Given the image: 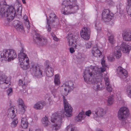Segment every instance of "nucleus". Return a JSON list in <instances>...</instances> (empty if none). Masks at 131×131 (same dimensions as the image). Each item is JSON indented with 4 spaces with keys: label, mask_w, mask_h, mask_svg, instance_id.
I'll return each mask as SVG.
<instances>
[{
    "label": "nucleus",
    "mask_w": 131,
    "mask_h": 131,
    "mask_svg": "<svg viewBox=\"0 0 131 131\" xmlns=\"http://www.w3.org/2000/svg\"><path fill=\"white\" fill-rule=\"evenodd\" d=\"M105 57H103L102 59L101 63L102 67L99 68L97 66H91L89 69H86L84 72L83 77L86 83L89 84H95L94 89L98 91L103 89L102 84L97 83L101 81L103 78V73L106 70L107 66L105 62Z\"/></svg>",
    "instance_id": "f257e3e1"
},
{
    "label": "nucleus",
    "mask_w": 131,
    "mask_h": 131,
    "mask_svg": "<svg viewBox=\"0 0 131 131\" xmlns=\"http://www.w3.org/2000/svg\"><path fill=\"white\" fill-rule=\"evenodd\" d=\"M64 113L63 112L55 113L51 117V121L53 123L52 126L56 130L59 129L61 127L64 115L67 117H70L72 115V108L68 102L65 97L63 96Z\"/></svg>",
    "instance_id": "f03ea898"
},
{
    "label": "nucleus",
    "mask_w": 131,
    "mask_h": 131,
    "mask_svg": "<svg viewBox=\"0 0 131 131\" xmlns=\"http://www.w3.org/2000/svg\"><path fill=\"white\" fill-rule=\"evenodd\" d=\"M16 1L17 2L13 6L6 5L5 2H0V15L2 17H6L8 22L13 19L16 12L21 8L19 0Z\"/></svg>",
    "instance_id": "7ed1b4c3"
},
{
    "label": "nucleus",
    "mask_w": 131,
    "mask_h": 131,
    "mask_svg": "<svg viewBox=\"0 0 131 131\" xmlns=\"http://www.w3.org/2000/svg\"><path fill=\"white\" fill-rule=\"evenodd\" d=\"M76 0H64L61 4V11L64 15L74 13L79 9Z\"/></svg>",
    "instance_id": "20e7f679"
},
{
    "label": "nucleus",
    "mask_w": 131,
    "mask_h": 131,
    "mask_svg": "<svg viewBox=\"0 0 131 131\" xmlns=\"http://www.w3.org/2000/svg\"><path fill=\"white\" fill-rule=\"evenodd\" d=\"M0 55L3 59L8 61L14 60L17 57L16 51L10 49H5L0 51Z\"/></svg>",
    "instance_id": "39448f33"
},
{
    "label": "nucleus",
    "mask_w": 131,
    "mask_h": 131,
    "mask_svg": "<svg viewBox=\"0 0 131 131\" xmlns=\"http://www.w3.org/2000/svg\"><path fill=\"white\" fill-rule=\"evenodd\" d=\"M78 38V35L75 33H69L67 37L68 44L69 46L71 47L69 48L71 53H74L75 52V49L77 48L78 45L77 41Z\"/></svg>",
    "instance_id": "423d86ee"
},
{
    "label": "nucleus",
    "mask_w": 131,
    "mask_h": 131,
    "mask_svg": "<svg viewBox=\"0 0 131 131\" xmlns=\"http://www.w3.org/2000/svg\"><path fill=\"white\" fill-rule=\"evenodd\" d=\"M129 111L126 107H122L119 109L118 114L119 119L122 121V124L124 125L128 124L127 118L129 114Z\"/></svg>",
    "instance_id": "0eeeda50"
},
{
    "label": "nucleus",
    "mask_w": 131,
    "mask_h": 131,
    "mask_svg": "<svg viewBox=\"0 0 131 131\" xmlns=\"http://www.w3.org/2000/svg\"><path fill=\"white\" fill-rule=\"evenodd\" d=\"M18 59L21 67L25 70H26L30 67L29 59L23 51L18 54Z\"/></svg>",
    "instance_id": "6e6552de"
},
{
    "label": "nucleus",
    "mask_w": 131,
    "mask_h": 131,
    "mask_svg": "<svg viewBox=\"0 0 131 131\" xmlns=\"http://www.w3.org/2000/svg\"><path fill=\"white\" fill-rule=\"evenodd\" d=\"M30 71L32 75L37 78H41L45 74L44 69L41 67L37 64H34L32 66Z\"/></svg>",
    "instance_id": "1a4fd4ad"
},
{
    "label": "nucleus",
    "mask_w": 131,
    "mask_h": 131,
    "mask_svg": "<svg viewBox=\"0 0 131 131\" xmlns=\"http://www.w3.org/2000/svg\"><path fill=\"white\" fill-rule=\"evenodd\" d=\"M16 109L14 107L12 106L8 108L7 111L8 116L13 119L11 123L10 126L12 128L15 127L18 123V118L16 117V114L15 113Z\"/></svg>",
    "instance_id": "9d476101"
},
{
    "label": "nucleus",
    "mask_w": 131,
    "mask_h": 131,
    "mask_svg": "<svg viewBox=\"0 0 131 131\" xmlns=\"http://www.w3.org/2000/svg\"><path fill=\"white\" fill-rule=\"evenodd\" d=\"M49 19L47 18V24L46 25V28L48 32H50L51 30L50 25H52L55 23L56 21L58 19L56 18V15L53 13L50 14L49 15Z\"/></svg>",
    "instance_id": "9b49d317"
},
{
    "label": "nucleus",
    "mask_w": 131,
    "mask_h": 131,
    "mask_svg": "<svg viewBox=\"0 0 131 131\" xmlns=\"http://www.w3.org/2000/svg\"><path fill=\"white\" fill-rule=\"evenodd\" d=\"M92 113L94 119L98 121H99L100 118L103 116L105 114L103 109L100 107L95 109L93 111Z\"/></svg>",
    "instance_id": "f8f14e48"
},
{
    "label": "nucleus",
    "mask_w": 131,
    "mask_h": 131,
    "mask_svg": "<svg viewBox=\"0 0 131 131\" xmlns=\"http://www.w3.org/2000/svg\"><path fill=\"white\" fill-rule=\"evenodd\" d=\"M64 86V85H63ZM64 90L62 94L64 95H67L69 92L74 88L73 82L71 81H69L65 82L64 84Z\"/></svg>",
    "instance_id": "ddd939ff"
},
{
    "label": "nucleus",
    "mask_w": 131,
    "mask_h": 131,
    "mask_svg": "<svg viewBox=\"0 0 131 131\" xmlns=\"http://www.w3.org/2000/svg\"><path fill=\"white\" fill-rule=\"evenodd\" d=\"M112 14L110 12L108 9H104L102 14V18L105 22L108 21L113 18Z\"/></svg>",
    "instance_id": "4468645a"
},
{
    "label": "nucleus",
    "mask_w": 131,
    "mask_h": 131,
    "mask_svg": "<svg viewBox=\"0 0 131 131\" xmlns=\"http://www.w3.org/2000/svg\"><path fill=\"white\" fill-rule=\"evenodd\" d=\"M1 83H2V88L6 89L9 87L10 85V79L5 75L1 76L0 78Z\"/></svg>",
    "instance_id": "2eb2a0df"
},
{
    "label": "nucleus",
    "mask_w": 131,
    "mask_h": 131,
    "mask_svg": "<svg viewBox=\"0 0 131 131\" xmlns=\"http://www.w3.org/2000/svg\"><path fill=\"white\" fill-rule=\"evenodd\" d=\"M80 34L81 37L85 40H88L90 38V31L87 28H83Z\"/></svg>",
    "instance_id": "dca6fc26"
},
{
    "label": "nucleus",
    "mask_w": 131,
    "mask_h": 131,
    "mask_svg": "<svg viewBox=\"0 0 131 131\" xmlns=\"http://www.w3.org/2000/svg\"><path fill=\"white\" fill-rule=\"evenodd\" d=\"M117 71L120 77L124 78L127 77L128 75L126 71L121 67H118L117 69Z\"/></svg>",
    "instance_id": "f3484780"
},
{
    "label": "nucleus",
    "mask_w": 131,
    "mask_h": 131,
    "mask_svg": "<svg viewBox=\"0 0 131 131\" xmlns=\"http://www.w3.org/2000/svg\"><path fill=\"white\" fill-rule=\"evenodd\" d=\"M101 47L97 45L96 47H94L92 48L91 52L93 56L95 57H100L102 54V53L99 50Z\"/></svg>",
    "instance_id": "a211bd4d"
},
{
    "label": "nucleus",
    "mask_w": 131,
    "mask_h": 131,
    "mask_svg": "<svg viewBox=\"0 0 131 131\" xmlns=\"http://www.w3.org/2000/svg\"><path fill=\"white\" fill-rule=\"evenodd\" d=\"M104 79L107 90L109 92H112L113 88L111 85L110 84L108 75L107 74L104 75Z\"/></svg>",
    "instance_id": "6ab92c4d"
},
{
    "label": "nucleus",
    "mask_w": 131,
    "mask_h": 131,
    "mask_svg": "<svg viewBox=\"0 0 131 131\" xmlns=\"http://www.w3.org/2000/svg\"><path fill=\"white\" fill-rule=\"evenodd\" d=\"M120 48L123 52L127 53L129 52L131 46L125 42H123L121 45Z\"/></svg>",
    "instance_id": "aec40b11"
},
{
    "label": "nucleus",
    "mask_w": 131,
    "mask_h": 131,
    "mask_svg": "<svg viewBox=\"0 0 131 131\" xmlns=\"http://www.w3.org/2000/svg\"><path fill=\"white\" fill-rule=\"evenodd\" d=\"M46 104L44 101H41L36 103L33 106L34 108L36 110H40L43 108Z\"/></svg>",
    "instance_id": "412c9836"
},
{
    "label": "nucleus",
    "mask_w": 131,
    "mask_h": 131,
    "mask_svg": "<svg viewBox=\"0 0 131 131\" xmlns=\"http://www.w3.org/2000/svg\"><path fill=\"white\" fill-rule=\"evenodd\" d=\"M113 55L117 59H119L121 57L122 54L119 46H116L115 48Z\"/></svg>",
    "instance_id": "4be33fe9"
},
{
    "label": "nucleus",
    "mask_w": 131,
    "mask_h": 131,
    "mask_svg": "<svg viewBox=\"0 0 131 131\" xmlns=\"http://www.w3.org/2000/svg\"><path fill=\"white\" fill-rule=\"evenodd\" d=\"M28 125V123L27 121V118L26 117L22 118L21 120V126L22 128L26 129L27 128Z\"/></svg>",
    "instance_id": "5701e85b"
},
{
    "label": "nucleus",
    "mask_w": 131,
    "mask_h": 131,
    "mask_svg": "<svg viewBox=\"0 0 131 131\" xmlns=\"http://www.w3.org/2000/svg\"><path fill=\"white\" fill-rule=\"evenodd\" d=\"M123 39L125 41H129L131 40V32H125L123 34Z\"/></svg>",
    "instance_id": "b1692460"
},
{
    "label": "nucleus",
    "mask_w": 131,
    "mask_h": 131,
    "mask_svg": "<svg viewBox=\"0 0 131 131\" xmlns=\"http://www.w3.org/2000/svg\"><path fill=\"white\" fill-rule=\"evenodd\" d=\"M53 69L51 67H49L48 64L47 65V67L46 68V74L48 77H51L53 75Z\"/></svg>",
    "instance_id": "393cba45"
},
{
    "label": "nucleus",
    "mask_w": 131,
    "mask_h": 131,
    "mask_svg": "<svg viewBox=\"0 0 131 131\" xmlns=\"http://www.w3.org/2000/svg\"><path fill=\"white\" fill-rule=\"evenodd\" d=\"M41 122L42 125L45 127L47 126L50 124L48 117L46 116H45L42 118Z\"/></svg>",
    "instance_id": "a878e982"
},
{
    "label": "nucleus",
    "mask_w": 131,
    "mask_h": 131,
    "mask_svg": "<svg viewBox=\"0 0 131 131\" xmlns=\"http://www.w3.org/2000/svg\"><path fill=\"white\" fill-rule=\"evenodd\" d=\"M34 40L36 39L39 41H42L43 42L44 41H47L46 39H44L42 36L37 33H36L35 34L34 37Z\"/></svg>",
    "instance_id": "bb28decb"
},
{
    "label": "nucleus",
    "mask_w": 131,
    "mask_h": 131,
    "mask_svg": "<svg viewBox=\"0 0 131 131\" xmlns=\"http://www.w3.org/2000/svg\"><path fill=\"white\" fill-rule=\"evenodd\" d=\"M65 131H78V130L73 125L70 124L66 127Z\"/></svg>",
    "instance_id": "cd10ccee"
},
{
    "label": "nucleus",
    "mask_w": 131,
    "mask_h": 131,
    "mask_svg": "<svg viewBox=\"0 0 131 131\" xmlns=\"http://www.w3.org/2000/svg\"><path fill=\"white\" fill-rule=\"evenodd\" d=\"M18 21H15L16 23L17 24V25H14V26L17 30L18 31H19L21 32H23L24 31V29L22 25H19L18 24Z\"/></svg>",
    "instance_id": "c85d7f7f"
},
{
    "label": "nucleus",
    "mask_w": 131,
    "mask_h": 131,
    "mask_svg": "<svg viewBox=\"0 0 131 131\" xmlns=\"http://www.w3.org/2000/svg\"><path fill=\"white\" fill-rule=\"evenodd\" d=\"M128 3V6L126 7V10L128 14L131 17V8L130 7L131 6V0H126Z\"/></svg>",
    "instance_id": "c756f323"
},
{
    "label": "nucleus",
    "mask_w": 131,
    "mask_h": 131,
    "mask_svg": "<svg viewBox=\"0 0 131 131\" xmlns=\"http://www.w3.org/2000/svg\"><path fill=\"white\" fill-rule=\"evenodd\" d=\"M19 108L18 112L21 114H24L25 112L26 109V107L25 105L22 106H19Z\"/></svg>",
    "instance_id": "7c9ffc66"
},
{
    "label": "nucleus",
    "mask_w": 131,
    "mask_h": 131,
    "mask_svg": "<svg viewBox=\"0 0 131 131\" xmlns=\"http://www.w3.org/2000/svg\"><path fill=\"white\" fill-rule=\"evenodd\" d=\"M60 78L59 75L57 74L55 75L54 79V83L56 86H58L60 83Z\"/></svg>",
    "instance_id": "2f4dec72"
},
{
    "label": "nucleus",
    "mask_w": 131,
    "mask_h": 131,
    "mask_svg": "<svg viewBox=\"0 0 131 131\" xmlns=\"http://www.w3.org/2000/svg\"><path fill=\"white\" fill-rule=\"evenodd\" d=\"M19 86L22 87L23 90V92L25 93L26 92V91L24 90V89L26 88V85L25 84L24 80H20L19 81Z\"/></svg>",
    "instance_id": "473e14b6"
},
{
    "label": "nucleus",
    "mask_w": 131,
    "mask_h": 131,
    "mask_svg": "<svg viewBox=\"0 0 131 131\" xmlns=\"http://www.w3.org/2000/svg\"><path fill=\"white\" fill-rule=\"evenodd\" d=\"M95 28L97 31V35H98L100 32H101V28L100 27L99 24V22L98 21L95 22Z\"/></svg>",
    "instance_id": "72a5a7b5"
},
{
    "label": "nucleus",
    "mask_w": 131,
    "mask_h": 131,
    "mask_svg": "<svg viewBox=\"0 0 131 131\" xmlns=\"http://www.w3.org/2000/svg\"><path fill=\"white\" fill-rule=\"evenodd\" d=\"M125 93L128 97L131 94V85H128L126 89Z\"/></svg>",
    "instance_id": "f704fd0d"
},
{
    "label": "nucleus",
    "mask_w": 131,
    "mask_h": 131,
    "mask_svg": "<svg viewBox=\"0 0 131 131\" xmlns=\"http://www.w3.org/2000/svg\"><path fill=\"white\" fill-rule=\"evenodd\" d=\"M84 118L83 114L82 113H80L78 116L75 118L76 120L78 122L81 121Z\"/></svg>",
    "instance_id": "c9c22d12"
},
{
    "label": "nucleus",
    "mask_w": 131,
    "mask_h": 131,
    "mask_svg": "<svg viewBox=\"0 0 131 131\" xmlns=\"http://www.w3.org/2000/svg\"><path fill=\"white\" fill-rule=\"evenodd\" d=\"M116 100L117 101H124L123 99L121 97V93L119 92H118L116 94Z\"/></svg>",
    "instance_id": "e433bc0d"
},
{
    "label": "nucleus",
    "mask_w": 131,
    "mask_h": 131,
    "mask_svg": "<svg viewBox=\"0 0 131 131\" xmlns=\"http://www.w3.org/2000/svg\"><path fill=\"white\" fill-rule=\"evenodd\" d=\"M24 20L25 21V23H26V24L27 25L26 26L27 28V29L29 30L30 28L29 23L27 19V16L26 15L24 16Z\"/></svg>",
    "instance_id": "4c0bfd02"
},
{
    "label": "nucleus",
    "mask_w": 131,
    "mask_h": 131,
    "mask_svg": "<svg viewBox=\"0 0 131 131\" xmlns=\"http://www.w3.org/2000/svg\"><path fill=\"white\" fill-rule=\"evenodd\" d=\"M114 102V99L112 96H109L108 97L107 100V103L108 105H110L112 104Z\"/></svg>",
    "instance_id": "58836bf2"
},
{
    "label": "nucleus",
    "mask_w": 131,
    "mask_h": 131,
    "mask_svg": "<svg viewBox=\"0 0 131 131\" xmlns=\"http://www.w3.org/2000/svg\"><path fill=\"white\" fill-rule=\"evenodd\" d=\"M108 40L109 42L112 44H114L115 42V41L114 40L113 36V35H111L108 37Z\"/></svg>",
    "instance_id": "ea45409f"
},
{
    "label": "nucleus",
    "mask_w": 131,
    "mask_h": 131,
    "mask_svg": "<svg viewBox=\"0 0 131 131\" xmlns=\"http://www.w3.org/2000/svg\"><path fill=\"white\" fill-rule=\"evenodd\" d=\"M6 92L8 96H11L13 92L12 89L11 88H8Z\"/></svg>",
    "instance_id": "a19ab883"
},
{
    "label": "nucleus",
    "mask_w": 131,
    "mask_h": 131,
    "mask_svg": "<svg viewBox=\"0 0 131 131\" xmlns=\"http://www.w3.org/2000/svg\"><path fill=\"white\" fill-rule=\"evenodd\" d=\"M18 103L19 106H22L23 105H25L24 104L23 101L22 99H19L18 100Z\"/></svg>",
    "instance_id": "79ce46f5"
},
{
    "label": "nucleus",
    "mask_w": 131,
    "mask_h": 131,
    "mask_svg": "<svg viewBox=\"0 0 131 131\" xmlns=\"http://www.w3.org/2000/svg\"><path fill=\"white\" fill-rule=\"evenodd\" d=\"M51 35L54 40L56 41H58L59 40V39L56 37L55 35H54L53 33H51Z\"/></svg>",
    "instance_id": "37998d69"
},
{
    "label": "nucleus",
    "mask_w": 131,
    "mask_h": 131,
    "mask_svg": "<svg viewBox=\"0 0 131 131\" xmlns=\"http://www.w3.org/2000/svg\"><path fill=\"white\" fill-rule=\"evenodd\" d=\"M92 44L90 42H89L86 43L85 44L86 47L87 48H89L91 46Z\"/></svg>",
    "instance_id": "c03bdc74"
},
{
    "label": "nucleus",
    "mask_w": 131,
    "mask_h": 131,
    "mask_svg": "<svg viewBox=\"0 0 131 131\" xmlns=\"http://www.w3.org/2000/svg\"><path fill=\"white\" fill-rule=\"evenodd\" d=\"M29 131H34V128L32 127L30 128L29 129ZM35 131H41V130L40 129L38 128L35 129Z\"/></svg>",
    "instance_id": "a18cd8bd"
},
{
    "label": "nucleus",
    "mask_w": 131,
    "mask_h": 131,
    "mask_svg": "<svg viewBox=\"0 0 131 131\" xmlns=\"http://www.w3.org/2000/svg\"><path fill=\"white\" fill-rule=\"evenodd\" d=\"M92 113L91 111L90 110H89L85 112L86 115L88 116H89Z\"/></svg>",
    "instance_id": "49530a36"
},
{
    "label": "nucleus",
    "mask_w": 131,
    "mask_h": 131,
    "mask_svg": "<svg viewBox=\"0 0 131 131\" xmlns=\"http://www.w3.org/2000/svg\"><path fill=\"white\" fill-rule=\"evenodd\" d=\"M107 58L108 60L110 61H113L114 59L113 58L110 57V56L107 57Z\"/></svg>",
    "instance_id": "de8ad7c7"
},
{
    "label": "nucleus",
    "mask_w": 131,
    "mask_h": 131,
    "mask_svg": "<svg viewBox=\"0 0 131 131\" xmlns=\"http://www.w3.org/2000/svg\"><path fill=\"white\" fill-rule=\"evenodd\" d=\"M107 1L108 2V4H109L111 5V4H113L114 3L111 0H107Z\"/></svg>",
    "instance_id": "09e8293b"
},
{
    "label": "nucleus",
    "mask_w": 131,
    "mask_h": 131,
    "mask_svg": "<svg viewBox=\"0 0 131 131\" xmlns=\"http://www.w3.org/2000/svg\"><path fill=\"white\" fill-rule=\"evenodd\" d=\"M56 92L55 91V90L52 92V94L54 96V97H55L56 96Z\"/></svg>",
    "instance_id": "8fccbe9b"
},
{
    "label": "nucleus",
    "mask_w": 131,
    "mask_h": 131,
    "mask_svg": "<svg viewBox=\"0 0 131 131\" xmlns=\"http://www.w3.org/2000/svg\"><path fill=\"white\" fill-rule=\"evenodd\" d=\"M121 4H118V6H117V8H118V9H121Z\"/></svg>",
    "instance_id": "3c124183"
},
{
    "label": "nucleus",
    "mask_w": 131,
    "mask_h": 131,
    "mask_svg": "<svg viewBox=\"0 0 131 131\" xmlns=\"http://www.w3.org/2000/svg\"><path fill=\"white\" fill-rule=\"evenodd\" d=\"M50 98H49L48 99V101H49V104H50V105H51L52 104V101H51L50 100Z\"/></svg>",
    "instance_id": "603ef678"
},
{
    "label": "nucleus",
    "mask_w": 131,
    "mask_h": 131,
    "mask_svg": "<svg viewBox=\"0 0 131 131\" xmlns=\"http://www.w3.org/2000/svg\"><path fill=\"white\" fill-rule=\"evenodd\" d=\"M11 0H5L6 1H2L0 2H6H6H9L10 1H11ZM6 5H7L6 4Z\"/></svg>",
    "instance_id": "864d4df0"
},
{
    "label": "nucleus",
    "mask_w": 131,
    "mask_h": 131,
    "mask_svg": "<svg viewBox=\"0 0 131 131\" xmlns=\"http://www.w3.org/2000/svg\"><path fill=\"white\" fill-rule=\"evenodd\" d=\"M22 2L24 4H26V2L25 0H22Z\"/></svg>",
    "instance_id": "5fc2aeb1"
},
{
    "label": "nucleus",
    "mask_w": 131,
    "mask_h": 131,
    "mask_svg": "<svg viewBox=\"0 0 131 131\" xmlns=\"http://www.w3.org/2000/svg\"><path fill=\"white\" fill-rule=\"evenodd\" d=\"M96 131H102V130L100 129H98Z\"/></svg>",
    "instance_id": "6e6d98bb"
},
{
    "label": "nucleus",
    "mask_w": 131,
    "mask_h": 131,
    "mask_svg": "<svg viewBox=\"0 0 131 131\" xmlns=\"http://www.w3.org/2000/svg\"><path fill=\"white\" fill-rule=\"evenodd\" d=\"M46 63H49V61H46Z\"/></svg>",
    "instance_id": "4d7b16f0"
},
{
    "label": "nucleus",
    "mask_w": 131,
    "mask_h": 131,
    "mask_svg": "<svg viewBox=\"0 0 131 131\" xmlns=\"http://www.w3.org/2000/svg\"><path fill=\"white\" fill-rule=\"evenodd\" d=\"M37 119H38L37 118V117H36V118L35 119H36V120H37Z\"/></svg>",
    "instance_id": "13d9d810"
},
{
    "label": "nucleus",
    "mask_w": 131,
    "mask_h": 131,
    "mask_svg": "<svg viewBox=\"0 0 131 131\" xmlns=\"http://www.w3.org/2000/svg\"><path fill=\"white\" fill-rule=\"evenodd\" d=\"M101 32H100L99 33H101ZM101 34H102V33H101ZM99 35H100V33H99V35H97V36H99Z\"/></svg>",
    "instance_id": "bf43d9fd"
},
{
    "label": "nucleus",
    "mask_w": 131,
    "mask_h": 131,
    "mask_svg": "<svg viewBox=\"0 0 131 131\" xmlns=\"http://www.w3.org/2000/svg\"><path fill=\"white\" fill-rule=\"evenodd\" d=\"M5 25L6 26H7L8 25L7 24H6V25Z\"/></svg>",
    "instance_id": "052dcab7"
},
{
    "label": "nucleus",
    "mask_w": 131,
    "mask_h": 131,
    "mask_svg": "<svg viewBox=\"0 0 131 131\" xmlns=\"http://www.w3.org/2000/svg\"><path fill=\"white\" fill-rule=\"evenodd\" d=\"M21 131H24V130H21Z\"/></svg>",
    "instance_id": "680f3d73"
}]
</instances>
